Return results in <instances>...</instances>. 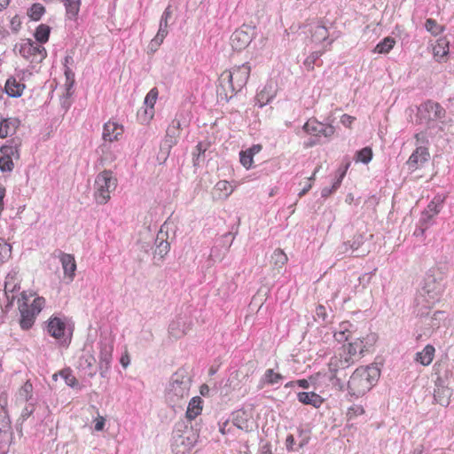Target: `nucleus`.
I'll list each match as a JSON object with an SVG mask.
<instances>
[{
	"mask_svg": "<svg viewBox=\"0 0 454 454\" xmlns=\"http://www.w3.org/2000/svg\"><path fill=\"white\" fill-rule=\"evenodd\" d=\"M251 73L249 63L232 67L223 71L219 77L217 86V98L221 102H227L240 91L247 83Z\"/></svg>",
	"mask_w": 454,
	"mask_h": 454,
	"instance_id": "nucleus-1",
	"label": "nucleus"
},
{
	"mask_svg": "<svg viewBox=\"0 0 454 454\" xmlns=\"http://www.w3.org/2000/svg\"><path fill=\"white\" fill-rule=\"evenodd\" d=\"M192 376L185 368H179L172 374L166 388V401L173 408L181 407L190 394Z\"/></svg>",
	"mask_w": 454,
	"mask_h": 454,
	"instance_id": "nucleus-2",
	"label": "nucleus"
},
{
	"mask_svg": "<svg viewBox=\"0 0 454 454\" xmlns=\"http://www.w3.org/2000/svg\"><path fill=\"white\" fill-rule=\"evenodd\" d=\"M380 370L376 365L357 368L348 382V390L351 395L359 397L367 393L378 381Z\"/></svg>",
	"mask_w": 454,
	"mask_h": 454,
	"instance_id": "nucleus-3",
	"label": "nucleus"
},
{
	"mask_svg": "<svg viewBox=\"0 0 454 454\" xmlns=\"http://www.w3.org/2000/svg\"><path fill=\"white\" fill-rule=\"evenodd\" d=\"M199 434L184 421L177 422L173 432L171 448L174 454H185L197 442Z\"/></svg>",
	"mask_w": 454,
	"mask_h": 454,
	"instance_id": "nucleus-4",
	"label": "nucleus"
},
{
	"mask_svg": "<svg viewBox=\"0 0 454 454\" xmlns=\"http://www.w3.org/2000/svg\"><path fill=\"white\" fill-rule=\"evenodd\" d=\"M94 197L97 203L104 205L110 200V193L117 187V179L111 170H103L95 178Z\"/></svg>",
	"mask_w": 454,
	"mask_h": 454,
	"instance_id": "nucleus-5",
	"label": "nucleus"
},
{
	"mask_svg": "<svg viewBox=\"0 0 454 454\" xmlns=\"http://www.w3.org/2000/svg\"><path fill=\"white\" fill-rule=\"evenodd\" d=\"M19 51L24 59L31 63H41L47 57L46 49L31 39L21 43Z\"/></svg>",
	"mask_w": 454,
	"mask_h": 454,
	"instance_id": "nucleus-6",
	"label": "nucleus"
},
{
	"mask_svg": "<svg viewBox=\"0 0 454 454\" xmlns=\"http://www.w3.org/2000/svg\"><path fill=\"white\" fill-rule=\"evenodd\" d=\"M364 243V235L363 233L355 234L351 239L344 241L338 247V255H354L356 257L364 256L369 253L368 249L363 247Z\"/></svg>",
	"mask_w": 454,
	"mask_h": 454,
	"instance_id": "nucleus-7",
	"label": "nucleus"
},
{
	"mask_svg": "<svg viewBox=\"0 0 454 454\" xmlns=\"http://www.w3.org/2000/svg\"><path fill=\"white\" fill-rule=\"evenodd\" d=\"M47 332L53 338L59 340L62 346L67 347L71 342L72 334L66 337V324L58 317H52L48 320Z\"/></svg>",
	"mask_w": 454,
	"mask_h": 454,
	"instance_id": "nucleus-8",
	"label": "nucleus"
},
{
	"mask_svg": "<svg viewBox=\"0 0 454 454\" xmlns=\"http://www.w3.org/2000/svg\"><path fill=\"white\" fill-rule=\"evenodd\" d=\"M376 339L377 336L375 334H370L366 338L357 339L356 341L350 342L347 347L344 346L343 349L356 361L360 355L368 350V347L372 346L376 341Z\"/></svg>",
	"mask_w": 454,
	"mask_h": 454,
	"instance_id": "nucleus-9",
	"label": "nucleus"
},
{
	"mask_svg": "<svg viewBox=\"0 0 454 454\" xmlns=\"http://www.w3.org/2000/svg\"><path fill=\"white\" fill-rule=\"evenodd\" d=\"M306 132L314 136L323 135L325 137H331L334 133V128L329 123H325L317 120L315 117L310 118L303 126Z\"/></svg>",
	"mask_w": 454,
	"mask_h": 454,
	"instance_id": "nucleus-10",
	"label": "nucleus"
},
{
	"mask_svg": "<svg viewBox=\"0 0 454 454\" xmlns=\"http://www.w3.org/2000/svg\"><path fill=\"white\" fill-rule=\"evenodd\" d=\"M355 363V359L350 356V355L347 354L344 349L339 356L332 357L329 363V370L333 373L332 379H335L337 382H340V380L337 379V372L348 368L351 364Z\"/></svg>",
	"mask_w": 454,
	"mask_h": 454,
	"instance_id": "nucleus-11",
	"label": "nucleus"
},
{
	"mask_svg": "<svg viewBox=\"0 0 454 454\" xmlns=\"http://www.w3.org/2000/svg\"><path fill=\"white\" fill-rule=\"evenodd\" d=\"M252 42V35L248 27H241L236 29L231 36V45L235 51L246 49Z\"/></svg>",
	"mask_w": 454,
	"mask_h": 454,
	"instance_id": "nucleus-12",
	"label": "nucleus"
},
{
	"mask_svg": "<svg viewBox=\"0 0 454 454\" xmlns=\"http://www.w3.org/2000/svg\"><path fill=\"white\" fill-rule=\"evenodd\" d=\"M113 346L106 340L100 341L99 352V372L100 376L105 378L110 367L112 360Z\"/></svg>",
	"mask_w": 454,
	"mask_h": 454,
	"instance_id": "nucleus-13",
	"label": "nucleus"
},
{
	"mask_svg": "<svg viewBox=\"0 0 454 454\" xmlns=\"http://www.w3.org/2000/svg\"><path fill=\"white\" fill-rule=\"evenodd\" d=\"M433 55L436 61L446 62L450 51V41L442 36L436 40L432 46Z\"/></svg>",
	"mask_w": 454,
	"mask_h": 454,
	"instance_id": "nucleus-14",
	"label": "nucleus"
},
{
	"mask_svg": "<svg viewBox=\"0 0 454 454\" xmlns=\"http://www.w3.org/2000/svg\"><path fill=\"white\" fill-rule=\"evenodd\" d=\"M429 157L430 154L428 149L426 146L419 145L410 156L409 160H407V165L409 166V168L414 170L419 165L427 162L429 160Z\"/></svg>",
	"mask_w": 454,
	"mask_h": 454,
	"instance_id": "nucleus-15",
	"label": "nucleus"
},
{
	"mask_svg": "<svg viewBox=\"0 0 454 454\" xmlns=\"http://www.w3.org/2000/svg\"><path fill=\"white\" fill-rule=\"evenodd\" d=\"M20 312V326L22 330H29L35 324L36 315L29 309L27 302H22L19 306Z\"/></svg>",
	"mask_w": 454,
	"mask_h": 454,
	"instance_id": "nucleus-16",
	"label": "nucleus"
},
{
	"mask_svg": "<svg viewBox=\"0 0 454 454\" xmlns=\"http://www.w3.org/2000/svg\"><path fill=\"white\" fill-rule=\"evenodd\" d=\"M59 253L64 274L67 278H68L69 281H73L76 270V262L74 257V255L66 254L62 251H59Z\"/></svg>",
	"mask_w": 454,
	"mask_h": 454,
	"instance_id": "nucleus-17",
	"label": "nucleus"
},
{
	"mask_svg": "<svg viewBox=\"0 0 454 454\" xmlns=\"http://www.w3.org/2000/svg\"><path fill=\"white\" fill-rule=\"evenodd\" d=\"M20 121L16 117L4 118L0 121V137L4 138L16 132Z\"/></svg>",
	"mask_w": 454,
	"mask_h": 454,
	"instance_id": "nucleus-18",
	"label": "nucleus"
},
{
	"mask_svg": "<svg viewBox=\"0 0 454 454\" xmlns=\"http://www.w3.org/2000/svg\"><path fill=\"white\" fill-rule=\"evenodd\" d=\"M275 97V90L271 84H266L255 96L254 105L262 107Z\"/></svg>",
	"mask_w": 454,
	"mask_h": 454,
	"instance_id": "nucleus-19",
	"label": "nucleus"
},
{
	"mask_svg": "<svg viewBox=\"0 0 454 454\" xmlns=\"http://www.w3.org/2000/svg\"><path fill=\"white\" fill-rule=\"evenodd\" d=\"M25 89V84L20 81L17 80L15 77H10L7 79L4 86V90L6 93L10 97L17 98L22 95V92Z\"/></svg>",
	"mask_w": 454,
	"mask_h": 454,
	"instance_id": "nucleus-20",
	"label": "nucleus"
},
{
	"mask_svg": "<svg viewBox=\"0 0 454 454\" xmlns=\"http://www.w3.org/2000/svg\"><path fill=\"white\" fill-rule=\"evenodd\" d=\"M299 402L306 405H312L318 408L323 403V398L315 392H299L297 394Z\"/></svg>",
	"mask_w": 454,
	"mask_h": 454,
	"instance_id": "nucleus-21",
	"label": "nucleus"
},
{
	"mask_svg": "<svg viewBox=\"0 0 454 454\" xmlns=\"http://www.w3.org/2000/svg\"><path fill=\"white\" fill-rule=\"evenodd\" d=\"M96 359L92 355H83L79 358V367L90 377L93 378L97 374V369L94 368Z\"/></svg>",
	"mask_w": 454,
	"mask_h": 454,
	"instance_id": "nucleus-22",
	"label": "nucleus"
},
{
	"mask_svg": "<svg viewBox=\"0 0 454 454\" xmlns=\"http://www.w3.org/2000/svg\"><path fill=\"white\" fill-rule=\"evenodd\" d=\"M201 403L202 400L200 396H195L192 398L191 401L189 402L185 416L187 421L190 424L192 423V419H194L199 414H200L202 411Z\"/></svg>",
	"mask_w": 454,
	"mask_h": 454,
	"instance_id": "nucleus-23",
	"label": "nucleus"
},
{
	"mask_svg": "<svg viewBox=\"0 0 454 454\" xmlns=\"http://www.w3.org/2000/svg\"><path fill=\"white\" fill-rule=\"evenodd\" d=\"M233 425L239 429L246 432H249L251 430L248 415L243 410H239L233 413Z\"/></svg>",
	"mask_w": 454,
	"mask_h": 454,
	"instance_id": "nucleus-24",
	"label": "nucleus"
},
{
	"mask_svg": "<svg viewBox=\"0 0 454 454\" xmlns=\"http://www.w3.org/2000/svg\"><path fill=\"white\" fill-rule=\"evenodd\" d=\"M65 9H66V16L68 20H76L80 7H81V0H62Z\"/></svg>",
	"mask_w": 454,
	"mask_h": 454,
	"instance_id": "nucleus-25",
	"label": "nucleus"
},
{
	"mask_svg": "<svg viewBox=\"0 0 454 454\" xmlns=\"http://www.w3.org/2000/svg\"><path fill=\"white\" fill-rule=\"evenodd\" d=\"M165 234L162 232L159 233L155 243L156 247L154 250V257H159V259H163V257L168 253L170 244L164 239Z\"/></svg>",
	"mask_w": 454,
	"mask_h": 454,
	"instance_id": "nucleus-26",
	"label": "nucleus"
},
{
	"mask_svg": "<svg viewBox=\"0 0 454 454\" xmlns=\"http://www.w3.org/2000/svg\"><path fill=\"white\" fill-rule=\"evenodd\" d=\"M349 166H350V162H347L346 165L344 166L343 169L340 168L338 170L339 176L337 177L336 181L333 184L331 188L325 187V188L322 189L321 196L323 198L329 197L333 192H335L340 187V184L342 182V179L345 176L346 172H347L348 168H349Z\"/></svg>",
	"mask_w": 454,
	"mask_h": 454,
	"instance_id": "nucleus-27",
	"label": "nucleus"
},
{
	"mask_svg": "<svg viewBox=\"0 0 454 454\" xmlns=\"http://www.w3.org/2000/svg\"><path fill=\"white\" fill-rule=\"evenodd\" d=\"M441 210V204L435 202L434 200L431 201L425 211L422 213V216L420 218V222L422 224H429L431 219L436 215Z\"/></svg>",
	"mask_w": 454,
	"mask_h": 454,
	"instance_id": "nucleus-28",
	"label": "nucleus"
},
{
	"mask_svg": "<svg viewBox=\"0 0 454 454\" xmlns=\"http://www.w3.org/2000/svg\"><path fill=\"white\" fill-rule=\"evenodd\" d=\"M434 348L432 345H427L424 349L416 354V361L422 365H428L432 363L434 356Z\"/></svg>",
	"mask_w": 454,
	"mask_h": 454,
	"instance_id": "nucleus-29",
	"label": "nucleus"
},
{
	"mask_svg": "<svg viewBox=\"0 0 454 454\" xmlns=\"http://www.w3.org/2000/svg\"><path fill=\"white\" fill-rule=\"evenodd\" d=\"M176 140L164 139L160 146V152L157 155V160L160 163H164L169 156L170 150L176 144Z\"/></svg>",
	"mask_w": 454,
	"mask_h": 454,
	"instance_id": "nucleus-30",
	"label": "nucleus"
},
{
	"mask_svg": "<svg viewBox=\"0 0 454 454\" xmlns=\"http://www.w3.org/2000/svg\"><path fill=\"white\" fill-rule=\"evenodd\" d=\"M18 400L26 403L34 402L33 385L29 380L26 381L19 389Z\"/></svg>",
	"mask_w": 454,
	"mask_h": 454,
	"instance_id": "nucleus-31",
	"label": "nucleus"
},
{
	"mask_svg": "<svg viewBox=\"0 0 454 454\" xmlns=\"http://www.w3.org/2000/svg\"><path fill=\"white\" fill-rule=\"evenodd\" d=\"M51 33L50 26L46 24L39 25L35 31V38L39 44H43L48 42Z\"/></svg>",
	"mask_w": 454,
	"mask_h": 454,
	"instance_id": "nucleus-32",
	"label": "nucleus"
},
{
	"mask_svg": "<svg viewBox=\"0 0 454 454\" xmlns=\"http://www.w3.org/2000/svg\"><path fill=\"white\" fill-rule=\"evenodd\" d=\"M395 44V40L393 37L387 36L375 46L373 51L379 54H387L394 48Z\"/></svg>",
	"mask_w": 454,
	"mask_h": 454,
	"instance_id": "nucleus-33",
	"label": "nucleus"
},
{
	"mask_svg": "<svg viewBox=\"0 0 454 454\" xmlns=\"http://www.w3.org/2000/svg\"><path fill=\"white\" fill-rule=\"evenodd\" d=\"M117 126L115 123L114 122H106L105 125H104V131H103V138L104 140L106 141H114V139H117L118 138V136L121 134V131H116L117 130Z\"/></svg>",
	"mask_w": 454,
	"mask_h": 454,
	"instance_id": "nucleus-34",
	"label": "nucleus"
},
{
	"mask_svg": "<svg viewBox=\"0 0 454 454\" xmlns=\"http://www.w3.org/2000/svg\"><path fill=\"white\" fill-rule=\"evenodd\" d=\"M425 28L432 35L436 36L445 30V27L439 24L435 20L428 18L425 22Z\"/></svg>",
	"mask_w": 454,
	"mask_h": 454,
	"instance_id": "nucleus-35",
	"label": "nucleus"
},
{
	"mask_svg": "<svg viewBox=\"0 0 454 454\" xmlns=\"http://www.w3.org/2000/svg\"><path fill=\"white\" fill-rule=\"evenodd\" d=\"M284 376L278 372H275L273 369H267L263 374L262 380L268 385H275L280 382Z\"/></svg>",
	"mask_w": 454,
	"mask_h": 454,
	"instance_id": "nucleus-36",
	"label": "nucleus"
},
{
	"mask_svg": "<svg viewBox=\"0 0 454 454\" xmlns=\"http://www.w3.org/2000/svg\"><path fill=\"white\" fill-rule=\"evenodd\" d=\"M450 396V388H437L434 390V397L436 403L442 406H447Z\"/></svg>",
	"mask_w": 454,
	"mask_h": 454,
	"instance_id": "nucleus-37",
	"label": "nucleus"
},
{
	"mask_svg": "<svg viewBox=\"0 0 454 454\" xmlns=\"http://www.w3.org/2000/svg\"><path fill=\"white\" fill-rule=\"evenodd\" d=\"M45 13V8L42 4L35 3L27 10V16L34 21L41 20L43 15Z\"/></svg>",
	"mask_w": 454,
	"mask_h": 454,
	"instance_id": "nucleus-38",
	"label": "nucleus"
},
{
	"mask_svg": "<svg viewBox=\"0 0 454 454\" xmlns=\"http://www.w3.org/2000/svg\"><path fill=\"white\" fill-rule=\"evenodd\" d=\"M441 110H442L441 106L438 103L434 102L432 100H427V101L424 102L418 108V111L419 114H430V113L439 114L441 112Z\"/></svg>",
	"mask_w": 454,
	"mask_h": 454,
	"instance_id": "nucleus-39",
	"label": "nucleus"
},
{
	"mask_svg": "<svg viewBox=\"0 0 454 454\" xmlns=\"http://www.w3.org/2000/svg\"><path fill=\"white\" fill-rule=\"evenodd\" d=\"M372 159V150L371 147H364L356 153V161L364 164L369 163Z\"/></svg>",
	"mask_w": 454,
	"mask_h": 454,
	"instance_id": "nucleus-40",
	"label": "nucleus"
},
{
	"mask_svg": "<svg viewBox=\"0 0 454 454\" xmlns=\"http://www.w3.org/2000/svg\"><path fill=\"white\" fill-rule=\"evenodd\" d=\"M325 51V50H322L313 51L312 53H310L303 62V65L306 67V69L309 71L314 70V66L317 60L324 54Z\"/></svg>",
	"mask_w": 454,
	"mask_h": 454,
	"instance_id": "nucleus-41",
	"label": "nucleus"
},
{
	"mask_svg": "<svg viewBox=\"0 0 454 454\" xmlns=\"http://www.w3.org/2000/svg\"><path fill=\"white\" fill-rule=\"evenodd\" d=\"M168 333L172 337L176 339L181 338L183 335L185 334L184 329L181 327V322L179 319L172 321L169 324Z\"/></svg>",
	"mask_w": 454,
	"mask_h": 454,
	"instance_id": "nucleus-42",
	"label": "nucleus"
},
{
	"mask_svg": "<svg viewBox=\"0 0 454 454\" xmlns=\"http://www.w3.org/2000/svg\"><path fill=\"white\" fill-rule=\"evenodd\" d=\"M271 260L276 267L281 268L284 264L286 263L288 258L283 250L278 248L273 252Z\"/></svg>",
	"mask_w": 454,
	"mask_h": 454,
	"instance_id": "nucleus-43",
	"label": "nucleus"
},
{
	"mask_svg": "<svg viewBox=\"0 0 454 454\" xmlns=\"http://www.w3.org/2000/svg\"><path fill=\"white\" fill-rule=\"evenodd\" d=\"M11 428V420L7 410L0 407V434L6 433Z\"/></svg>",
	"mask_w": 454,
	"mask_h": 454,
	"instance_id": "nucleus-44",
	"label": "nucleus"
},
{
	"mask_svg": "<svg viewBox=\"0 0 454 454\" xmlns=\"http://www.w3.org/2000/svg\"><path fill=\"white\" fill-rule=\"evenodd\" d=\"M59 374L64 379L67 386L71 387H75L78 385L76 378L72 374L71 370L69 368L60 371Z\"/></svg>",
	"mask_w": 454,
	"mask_h": 454,
	"instance_id": "nucleus-45",
	"label": "nucleus"
},
{
	"mask_svg": "<svg viewBox=\"0 0 454 454\" xmlns=\"http://www.w3.org/2000/svg\"><path fill=\"white\" fill-rule=\"evenodd\" d=\"M12 254V247L4 239H0V263L7 260Z\"/></svg>",
	"mask_w": 454,
	"mask_h": 454,
	"instance_id": "nucleus-46",
	"label": "nucleus"
},
{
	"mask_svg": "<svg viewBox=\"0 0 454 454\" xmlns=\"http://www.w3.org/2000/svg\"><path fill=\"white\" fill-rule=\"evenodd\" d=\"M159 96V90L157 88H153L145 96V104L150 109H153Z\"/></svg>",
	"mask_w": 454,
	"mask_h": 454,
	"instance_id": "nucleus-47",
	"label": "nucleus"
},
{
	"mask_svg": "<svg viewBox=\"0 0 454 454\" xmlns=\"http://www.w3.org/2000/svg\"><path fill=\"white\" fill-rule=\"evenodd\" d=\"M14 168L12 160L8 156L3 154L0 158V170L2 172H11Z\"/></svg>",
	"mask_w": 454,
	"mask_h": 454,
	"instance_id": "nucleus-48",
	"label": "nucleus"
},
{
	"mask_svg": "<svg viewBox=\"0 0 454 454\" xmlns=\"http://www.w3.org/2000/svg\"><path fill=\"white\" fill-rule=\"evenodd\" d=\"M45 305V299L43 297H36L29 306V309L37 316Z\"/></svg>",
	"mask_w": 454,
	"mask_h": 454,
	"instance_id": "nucleus-49",
	"label": "nucleus"
},
{
	"mask_svg": "<svg viewBox=\"0 0 454 454\" xmlns=\"http://www.w3.org/2000/svg\"><path fill=\"white\" fill-rule=\"evenodd\" d=\"M315 320H321L323 323L330 322L329 315L327 314L326 308L324 305L317 306Z\"/></svg>",
	"mask_w": 454,
	"mask_h": 454,
	"instance_id": "nucleus-50",
	"label": "nucleus"
},
{
	"mask_svg": "<svg viewBox=\"0 0 454 454\" xmlns=\"http://www.w3.org/2000/svg\"><path fill=\"white\" fill-rule=\"evenodd\" d=\"M209 146V144L207 143H203V142H200L197 145H196V152L193 153V160H194V165H197L198 164V161L200 160V158L201 155H203L205 153V152L207 150Z\"/></svg>",
	"mask_w": 454,
	"mask_h": 454,
	"instance_id": "nucleus-51",
	"label": "nucleus"
},
{
	"mask_svg": "<svg viewBox=\"0 0 454 454\" xmlns=\"http://www.w3.org/2000/svg\"><path fill=\"white\" fill-rule=\"evenodd\" d=\"M0 152L4 155H8L12 160V157L16 159L20 158V153L17 146L3 145L0 148Z\"/></svg>",
	"mask_w": 454,
	"mask_h": 454,
	"instance_id": "nucleus-52",
	"label": "nucleus"
},
{
	"mask_svg": "<svg viewBox=\"0 0 454 454\" xmlns=\"http://www.w3.org/2000/svg\"><path fill=\"white\" fill-rule=\"evenodd\" d=\"M239 156L241 164L245 168H249L253 163V153L247 151H241Z\"/></svg>",
	"mask_w": 454,
	"mask_h": 454,
	"instance_id": "nucleus-53",
	"label": "nucleus"
},
{
	"mask_svg": "<svg viewBox=\"0 0 454 454\" xmlns=\"http://www.w3.org/2000/svg\"><path fill=\"white\" fill-rule=\"evenodd\" d=\"M215 190L217 191H224L225 193H224V197L227 198L232 192L231 188V185L229 184V182L227 181H219L216 184H215Z\"/></svg>",
	"mask_w": 454,
	"mask_h": 454,
	"instance_id": "nucleus-54",
	"label": "nucleus"
},
{
	"mask_svg": "<svg viewBox=\"0 0 454 454\" xmlns=\"http://www.w3.org/2000/svg\"><path fill=\"white\" fill-rule=\"evenodd\" d=\"M171 16H172L171 8H170V6H168L162 13L160 26L168 27V20L171 18Z\"/></svg>",
	"mask_w": 454,
	"mask_h": 454,
	"instance_id": "nucleus-55",
	"label": "nucleus"
},
{
	"mask_svg": "<svg viewBox=\"0 0 454 454\" xmlns=\"http://www.w3.org/2000/svg\"><path fill=\"white\" fill-rule=\"evenodd\" d=\"M34 412V402H28V404L22 410L20 418L22 420L28 419Z\"/></svg>",
	"mask_w": 454,
	"mask_h": 454,
	"instance_id": "nucleus-56",
	"label": "nucleus"
},
{
	"mask_svg": "<svg viewBox=\"0 0 454 454\" xmlns=\"http://www.w3.org/2000/svg\"><path fill=\"white\" fill-rule=\"evenodd\" d=\"M341 330L334 333V338L337 341H346L348 340V336L346 334L347 329L343 325H340Z\"/></svg>",
	"mask_w": 454,
	"mask_h": 454,
	"instance_id": "nucleus-57",
	"label": "nucleus"
},
{
	"mask_svg": "<svg viewBox=\"0 0 454 454\" xmlns=\"http://www.w3.org/2000/svg\"><path fill=\"white\" fill-rule=\"evenodd\" d=\"M167 135L165 139L176 140V137L178 136V129L175 128L174 125L170 124L167 129Z\"/></svg>",
	"mask_w": 454,
	"mask_h": 454,
	"instance_id": "nucleus-58",
	"label": "nucleus"
},
{
	"mask_svg": "<svg viewBox=\"0 0 454 454\" xmlns=\"http://www.w3.org/2000/svg\"><path fill=\"white\" fill-rule=\"evenodd\" d=\"M364 412L363 406L354 405L348 409V415L351 418L352 416H358Z\"/></svg>",
	"mask_w": 454,
	"mask_h": 454,
	"instance_id": "nucleus-59",
	"label": "nucleus"
},
{
	"mask_svg": "<svg viewBox=\"0 0 454 454\" xmlns=\"http://www.w3.org/2000/svg\"><path fill=\"white\" fill-rule=\"evenodd\" d=\"M161 42L159 41L157 38L153 37L149 44H148V51L152 53H154L155 51H157V50L160 48V46L161 45Z\"/></svg>",
	"mask_w": 454,
	"mask_h": 454,
	"instance_id": "nucleus-60",
	"label": "nucleus"
},
{
	"mask_svg": "<svg viewBox=\"0 0 454 454\" xmlns=\"http://www.w3.org/2000/svg\"><path fill=\"white\" fill-rule=\"evenodd\" d=\"M65 75H66V78H67V83L68 85V87H72L73 86V83L74 82V74L73 73V71L71 70V68L69 67H66L65 68Z\"/></svg>",
	"mask_w": 454,
	"mask_h": 454,
	"instance_id": "nucleus-61",
	"label": "nucleus"
},
{
	"mask_svg": "<svg viewBox=\"0 0 454 454\" xmlns=\"http://www.w3.org/2000/svg\"><path fill=\"white\" fill-rule=\"evenodd\" d=\"M105 150H108V148L106 147V145H104L102 146V152L105 154V155L101 156V158H100V161H101L102 165H104L105 162H106V161L111 162V161L114 160V159H115L114 155H113L111 153H109V155L105 153Z\"/></svg>",
	"mask_w": 454,
	"mask_h": 454,
	"instance_id": "nucleus-62",
	"label": "nucleus"
},
{
	"mask_svg": "<svg viewBox=\"0 0 454 454\" xmlns=\"http://www.w3.org/2000/svg\"><path fill=\"white\" fill-rule=\"evenodd\" d=\"M167 35H168V27L160 26L159 30L154 37L157 38L161 43H163V41Z\"/></svg>",
	"mask_w": 454,
	"mask_h": 454,
	"instance_id": "nucleus-63",
	"label": "nucleus"
},
{
	"mask_svg": "<svg viewBox=\"0 0 454 454\" xmlns=\"http://www.w3.org/2000/svg\"><path fill=\"white\" fill-rule=\"evenodd\" d=\"M189 121H186L184 118L183 120L175 118L171 124L175 126L176 129H182V127H187Z\"/></svg>",
	"mask_w": 454,
	"mask_h": 454,
	"instance_id": "nucleus-64",
	"label": "nucleus"
}]
</instances>
